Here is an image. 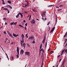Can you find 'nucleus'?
<instances>
[{"mask_svg":"<svg viewBox=\"0 0 67 67\" xmlns=\"http://www.w3.org/2000/svg\"><path fill=\"white\" fill-rule=\"evenodd\" d=\"M17 52H18V54L19 53V47H17Z\"/></svg>","mask_w":67,"mask_h":67,"instance_id":"nucleus-10","label":"nucleus"},{"mask_svg":"<svg viewBox=\"0 0 67 67\" xmlns=\"http://www.w3.org/2000/svg\"><path fill=\"white\" fill-rule=\"evenodd\" d=\"M3 1L2 4H5L4 3V1Z\"/></svg>","mask_w":67,"mask_h":67,"instance_id":"nucleus-26","label":"nucleus"},{"mask_svg":"<svg viewBox=\"0 0 67 67\" xmlns=\"http://www.w3.org/2000/svg\"><path fill=\"white\" fill-rule=\"evenodd\" d=\"M55 27H54L53 29H52L51 31L50 32V33H53V32L54 31V30H55Z\"/></svg>","mask_w":67,"mask_h":67,"instance_id":"nucleus-5","label":"nucleus"},{"mask_svg":"<svg viewBox=\"0 0 67 67\" xmlns=\"http://www.w3.org/2000/svg\"><path fill=\"white\" fill-rule=\"evenodd\" d=\"M26 37H27V38H28V36H27V34H26Z\"/></svg>","mask_w":67,"mask_h":67,"instance_id":"nucleus-31","label":"nucleus"},{"mask_svg":"<svg viewBox=\"0 0 67 67\" xmlns=\"http://www.w3.org/2000/svg\"><path fill=\"white\" fill-rule=\"evenodd\" d=\"M63 54V53H62V52L61 53V56H62Z\"/></svg>","mask_w":67,"mask_h":67,"instance_id":"nucleus-45","label":"nucleus"},{"mask_svg":"<svg viewBox=\"0 0 67 67\" xmlns=\"http://www.w3.org/2000/svg\"><path fill=\"white\" fill-rule=\"evenodd\" d=\"M60 7H63V5H60L59 6Z\"/></svg>","mask_w":67,"mask_h":67,"instance_id":"nucleus-40","label":"nucleus"},{"mask_svg":"<svg viewBox=\"0 0 67 67\" xmlns=\"http://www.w3.org/2000/svg\"><path fill=\"white\" fill-rule=\"evenodd\" d=\"M6 56H7V57H8V55H7V54H6Z\"/></svg>","mask_w":67,"mask_h":67,"instance_id":"nucleus-61","label":"nucleus"},{"mask_svg":"<svg viewBox=\"0 0 67 67\" xmlns=\"http://www.w3.org/2000/svg\"><path fill=\"white\" fill-rule=\"evenodd\" d=\"M39 52H40V54H41V50H40Z\"/></svg>","mask_w":67,"mask_h":67,"instance_id":"nucleus-53","label":"nucleus"},{"mask_svg":"<svg viewBox=\"0 0 67 67\" xmlns=\"http://www.w3.org/2000/svg\"><path fill=\"white\" fill-rule=\"evenodd\" d=\"M46 45H47V42H46Z\"/></svg>","mask_w":67,"mask_h":67,"instance_id":"nucleus-63","label":"nucleus"},{"mask_svg":"<svg viewBox=\"0 0 67 67\" xmlns=\"http://www.w3.org/2000/svg\"><path fill=\"white\" fill-rule=\"evenodd\" d=\"M54 5H49L48 6V7H52V6H53Z\"/></svg>","mask_w":67,"mask_h":67,"instance_id":"nucleus-18","label":"nucleus"},{"mask_svg":"<svg viewBox=\"0 0 67 67\" xmlns=\"http://www.w3.org/2000/svg\"><path fill=\"white\" fill-rule=\"evenodd\" d=\"M14 23H10V25H13V24Z\"/></svg>","mask_w":67,"mask_h":67,"instance_id":"nucleus-29","label":"nucleus"},{"mask_svg":"<svg viewBox=\"0 0 67 67\" xmlns=\"http://www.w3.org/2000/svg\"><path fill=\"white\" fill-rule=\"evenodd\" d=\"M24 4H25V6H23V7H26L27 6V5H26V4H24Z\"/></svg>","mask_w":67,"mask_h":67,"instance_id":"nucleus-32","label":"nucleus"},{"mask_svg":"<svg viewBox=\"0 0 67 67\" xmlns=\"http://www.w3.org/2000/svg\"><path fill=\"white\" fill-rule=\"evenodd\" d=\"M64 63H65V60H64L63 62L62 63V65H64Z\"/></svg>","mask_w":67,"mask_h":67,"instance_id":"nucleus-25","label":"nucleus"},{"mask_svg":"<svg viewBox=\"0 0 67 67\" xmlns=\"http://www.w3.org/2000/svg\"><path fill=\"white\" fill-rule=\"evenodd\" d=\"M6 41H7L8 40V38H6Z\"/></svg>","mask_w":67,"mask_h":67,"instance_id":"nucleus-64","label":"nucleus"},{"mask_svg":"<svg viewBox=\"0 0 67 67\" xmlns=\"http://www.w3.org/2000/svg\"><path fill=\"white\" fill-rule=\"evenodd\" d=\"M19 14L20 15L22 18H23V14H22V13H19Z\"/></svg>","mask_w":67,"mask_h":67,"instance_id":"nucleus-12","label":"nucleus"},{"mask_svg":"<svg viewBox=\"0 0 67 67\" xmlns=\"http://www.w3.org/2000/svg\"><path fill=\"white\" fill-rule=\"evenodd\" d=\"M32 11H34V12H35V10H34V9H33V10H32Z\"/></svg>","mask_w":67,"mask_h":67,"instance_id":"nucleus-44","label":"nucleus"},{"mask_svg":"<svg viewBox=\"0 0 67 67\" xmlns=\"http://www.w3.org/2000/svg\"><path fill=\"white\" fill-rule=\"evenodd\" d=\"M18 54L16 55V57L17 58H18L19 57V53H18Z\"/></svg>","mask_w":67,"mask_h":67,"instance_id":"nucleus-22","label":"nucleus"},{"mask_svg":"<svg viewBox=\"0 0 67 67\" xmlns=\"http://www.w3.org/2000/svg\"><path fill=\"white\" fill-rule=\"evenodd\" d=\"M7 11V12H8V13H10V12H9V10H8Z\"/></svg>","mask_w":67,"mask_h":67,"instance_id":"nucleus-46","label":"nucleus"},{"mask_svg":"<svg viewBox=\"0 0 67 67\" xmlns=\"http://www.w3.org/2000/svg\"><path fill=\"white\" fill-rule=\"evenodd\" d=\"M25 30L27 29L26 28V27H25Z\"/></svg>","mask_w":67,"mask_h":67,"instance_id":"nucleus-43","label":"nucleus"},{"mask_svg":"<svg viewBox=\"0 0 67 67\" xmlns=\"http://www.w3.org/2000/svg\"><path fill=\"white\" fill-rule=\"evenodd\" d=\"M12 57H12V59H13V58H14V57L13 56Z\"/></svg>","mask_w":67,"mask_h":67,"instance_id":"nucleus-51","label":"nucleus"},{"mask_svg":"<svg viewBox=\"0 0 67 67\" xmlns=\"http://www.w3.org/2000/svg\"><path fill=\"white\" fill-rule=\"evenodd\" d=\"M34 40H35V39L32 42L33 43H35V42Z\"/></svg>","mask_w":67,"mask_h":67,"instance_id":"nucleus-34","label":"nucleus"},{"mask_svg":"<svg viewBox=\"0 0 67 67\" xmlns=\"http://www.w3.org/2000/svg\"><path fill=\"white\" fill-rule=\"evenodd\" d=\"M27 23H26L25 24V26H27Z\"/></svg>","mask_w":67,"mask_h":67,"instance_id":"nucleus-39","label":"nucleus"},{"mask_svg":"<svg viewBox=\"0 0 67 67\" xmlns=\"http://www.w3.org/2000/svg\"><path fill=\"white\" fill-rule=\"evenodd\" d=\"M7 57L8 60H9V57Z\"/></svg>","mask_w":67,"mask_h":67,"instance_id":"nucleus-49","label":"nucleus"},{"mask_svg":"<svg viewBox=\"0 0 67 67\" xmlns=\"http://www.w3.org/2000/svg\"><path fill=\"white\" fill-rule=\"evenodd\" d=\"M2 9H3V8H4V7H2Z\"/></svg>","mask_w":67,"mask_h":67,"instance_id":"nucleus-60","label":"nucleus"},{"mask_svg":"<svg viewBox=\"0 0 67 67\" xmlns=\"http://www.w3.org/2000/svg\"><path fill=\"white\" fill-rule=\"evenodd\" d=\"M31 16L30 15V17H29V19L30 20L31 19Z\"/></svg>","mask_w":67,"mask_h":67,"instance_id":"nucleus-42","label":"nucleus"},{"mask_svg":"<svg viewBox=\"0 0 67 67\" xmlns=\"http://www.w3.org/2000/svg\"><path fill=\"white\" fill-rule=\"evenodd\" d=\"M7 42V40H6L4 41V43H5V42Z\"/></svg>","mask_w":67,"mask_h":67,"instance_id":"nucleus-59","label":"nucleus"},{"mask_svg":"<svg viewBox=\"0 0 67 67\" xmlns=\"http://www.w3.org/2000/svg\"><path fill=\"white\" fill-rule=\"evenodd\" d=\"M67 45V43L65 45V47H66Z\"/></svg>","mask_w":67,"mask_h":67,"instance_id":"nucleus-62","label":"nucleus"},{"mask_svg":"<svg viewBox=\"0 0 67 67\" xmlns=\"http://www.w3.org/2000/svg\"><path fill=\"white\" fill-rule=\"evenodd\" d=\"M27 6H29V3H27Z\"/></svg>","mask_w":67,"mask_h":67,"instance_id":"nucleus-48","label":"nucleus"},{"mask_svg":"<svg viewBox=\"0 0 67 67\" xmlns=\"http://www.w3.org/2000/svg\"><path fill=\"white\" fill-rule=\"evenodd\" d=\"M4 34H6V32L4 31Z\"/></svg>","mask_w":67,"mask_h":67,"instance_id":"nucleus-38","label":"nucleus"},{"mask_svg":"<svg viewBox=\"0 0 67 67\" xmlns=\"http://www.w3.org/2000/svg\"><path fill=\"white\" fill-rule=\"evenodd\" d=\"M7 33L8 34V35H9L10 36V37H12V38H13V36L11 35V33H10V32H9V31H8L7 32Z\"/></svg>","mask_w":67,"mask_h":67,"instance_id":"nucleus-2","label":"nucleus"},{"mask_svg":"<svg viewBox=\"0 0 67 67\" xmlns=\"http://www.w3.org/2000/svg\"><path fill=\"white\" fill-rule=\"evenodd\" d=\"M17 24V22H16L15 23L13 24L14 25H15V24Z\"/></svg>","mask_w":67,"mask_h":67,"instance_id":"nucleus-33","label":"nucleus"},{"mask_svg":"<svg viewBox=\"0 0 67 67\" xmlns=\"http://www.w3.org/2000/svg\"><path fill=\"white\" fill-rule=\"evenodd\" d=\"M43 50V49H42L40 50V51H42Z\"/></svg>","mask_w":67,"mask_h":67,"instance_id":"nucleus-54","label":"nucleus"},{"mask_svg":"<svg viewBox=\"0 0 67 67\" xmlns=\"http://www.w3.org/2000/svg\"><path fill=\"white\" fill-rule=\"evenodd\" d=\"M49 24H50V21L49 22L48 24H47V25H48Z\"/></svg>","mask_w":67,"mask_h":67,"instance_id":"nucleus-35","label":"nucleus"},{"mask_svg":"<svg viewBox=\"0 0 67 67\" xmlns=\"http://www.w3.org/2000/svg\"><path fill=\"white\" fill-rule=\"evenodd\" d=\"M23 46L24 48H25V43H23Z\"/></svg>","mask_w":67,"mask_h":67,"instance_id":"nucleus-19","label":"nucleus"},{"mask_svg":"<svg viewBox=\"0 0 67 67\" xmlns=\"http://www.w3.org/2000/svg\"><path fill=\"white\" fill-rule=\"evenodd\" d=\"M42 19L43 20V21H45V20H46L47 19L46 18H45V19H44V18H42Z\"/></svg>","mask_w":67,"mask_h":67,"instance_id":"nucleus-17","label":"nucleus"},{"mask_svg":"<svg viewBox=\"0 0 67 67\" xmlns=\"http://www.w3.org/2000/svg\"><path fill=\"white\" fill-rule=\"evenodd\" d=\"M23 22H25V20H24Z\"/></svg>","mask_w":67,"mask_h":67,"instance_id":"nucleus-50","label":"nucleus"},{"mask_svg":"<svg viewBox=\"0 0 67 67\" xmlns=\"http://www.w3.org/2000/svg\"><path fill=\"white\" fill-rule=\"evenodd\" d=\"M3 9L5 10H6V11H8V8H4Z\"/></svg>","mask_w":67,"mask_h":67,"instance_id":"nucleus-24","label":"nucleus"},{"mask_svg":"<svg viewBox=\"0 0 67 67\" xmlns=\"http://www.w3.org/2000/svg\"><path fill=\"white\" fill-rule=\"evenodd\" d=\"M19 26H20V27H23L24 28V27H23V26H22L20 24L19 25Z\"/></svg>","mask_w":67,"mask_h":67,"instance_id":"nucleus-21","label":"nucleus"},{"mask_svg":"<svg viewBox=\"0 0 67 67\" xmlns=\"http://www.w3.org/2000/svg\"><path fill=\"white\" fill-rule=\"evenodd\" d=\"M7 2H8V3H9V4H11V1H8Z\"/></svg>","mask_w":67,"mask_h":67,"instance_id":"nucleus-15","label":"nucleus"},{"mask_svg":"<svg viewBox=\"0 0 67 67\" xmlns=\"http://www.w3.org/2000/svg\"><path fill=\"white\" fill-rule=\"evenodd\" d=\"M54 53V51H51V52L50 53L51 54H52V53Z\"/></svg>","mask_w":67,"mask_h":67,"instance_id":"nucleus-27","label":"nucleus"},{"mask_svg":"<svg viewBox=\"0 0 67 67\" xmlns=\"http://www.w3.org/2000/svg\"><path fill=\"white\" fill-rule=\"evenodd\" d=\"M23 43L24 42H21V44L22 47H23Z\"/></svg>","mask_w":67,"mask_h":67,"instance_id":"nucleus-16","label":"nucleus"},{"mask_svg":"<svg viewBox=\"0 0 67 67\" xmlns=\"http://www.w3.org/2000/svg\"><path fill=\"white\" fill-rule=\"evenodd\" d=\"M41 15L42 16V17H45V16H46V15L45 14V13L42 14Z\"/></svg>","mask_w":67,"mask_h":67,"instance_id":"nucleus-9","label":"nucleus"},{"mask_svg":"<svg viewBox=\"0 0 67 67\" xmlns=\"http://www.w3.org/2000/svg\"><path fill=\"white\" fill-rule=\"evenodd\" d=\"M56 8H59V7H56Z\"/></svg>","mask_w":67,"mask_h":67,"instance_id":"nucleus-57","label":"nucleus"},{"mask_svg":"<svg viewBox=\"0 0 67 67\" xmlns=\"http://www.w3.org/2000/svg\"><path fill=\"white\" fill-rule=\"evenodd\" d=\"M61 60H62V59H60L59 60V62H60L61 61Z\"/></svg>","mask_w":67,"mask_h":67,"instance_id":"nucleus-52","label":"nucleus"},{"mask_svg":"<svg viewBox=\"0 0 67 67\" xmlns=\"http://www.w3.org/2000/svg\"><path fill=\"white\" fill-rule=\"evenodd\" d=\"M27 46L28 47H30V46L29 45V44H27Z\"/></svg>","mask_w":67,"mask_h":67,"instance_id":"nucleus-37","label":"nucleus"},{"mask_svg":"<svg viewBox=\"0 0 67 67\" xmlns=\"http://www.w3.org/2000/svg\"><path fill=\"white\" fill-rule=\"evenodd\" d=\"M64 50H63V51H62V53H64Z\"/></svg>","mask_w":67,"mask_h":67,"instance_id":"nucleus-41","label":"nucleus"},{"mask_svg":"<svg viewBox=\"0 0 67 67\" xmlns=\"http://www.w3.org/2000/svg\"><path fill=\"white\" fill-rule=\"evenodd\" d=\"M7 8H10V9H12V7L10 5H8L7 6Z\"/></svg>","mask_w":67,"mask_h":67,"instance_id":"nucleus-8","label":"nucleus"},{"mask_svg":"<svg viewBox=\"0 0 67 67\" xmlns=\"http://www.w3.org/2000/svg\"><path fill=\"white\" fill-rule=\"evenodd\" d=\"M42 44H41L40 45V49H41V48H42Z\"/></svg>","mask_w":67,"mask_h":67,"instance_id":"nucleus-28","label":"nucleus"},{"mask_svg":"<svg viewBox=\"0 0 67 67\" xmlns=\"http://www.w3.org/2000/svg\"><path fill=\"white\" fill-rule=\"evenodd\" d=\"M28 38L29 40H33L34 39V37L33 36H30Z\"/></svg>","mask_w":67,"mask_h":67,"instance_id":"nucleus-3","label":"nucleus"},{"mask_svg":"<svg viewBox=\"0 0 67 67\" xmlns=\"http://www.w3.org/2000/svg\"><path fill=\"white\" fill-rule=\"evenodd\" d=\"M25 13H27V12H25Z\"/></svg>","mask_w":67,"mask_h":67,"instance_id":"nucleus-55","label":"nucleus"},{"mask_svg":"<svg viewBox=\"0 0 67 67\" xmlns=\"http://www.w3.org/2000/svg\"><path fill=\"white\" fill-rule=\"evenodd\" d=\"M3 20H7V19L4 18H3Z\"/></svg>","mask_w":67,"mask_h":67,"instance_id":"nucleus-30","label":"nucleus"},{"mask_svg":"<svg viewBox=\"0 0 67 67\" xmlns=\"http://www.w3.org/2000/svg\"><path fill=\"white\" fill-rule=\"evenodd\" d=\"M19 13H18V14H17V15L16 16V18H19Z\"/></svg>","mask_w":67,"mask_h":67,"instance_id":"nucleus-14","label":"nucleus"},{"mask_svg":"<svg viewBox=\"0 0 67 67\" xmlns=\"http://www.w3.org/2000/svg\"><path fill=\"white\" fill-rule=\"evenodd\" d=\"M25 54L26 55H28V57H30V52H25Z\"/></svg>","mask_w":67,"mask_h":67,"instance_id":"nucleus-1","label":"nucleus"},{"mask_svg":"<svg viewBox=\"0 0 67 67\" xmlns=\"http://www.w3.org/2000/svg\"><path fill=\"white\" fill-rule=\"evenodd\" d=\"M23 53H24V51L23 49H21L20 50V54L22 55L23 54Z\"/></svg>","mask_w":67,"mask_h":67,"instance_id":"nucleus-6","label":"nucleus"},{"mask_svg":"<svg viewBox=\"0 0 67 67\" xmlns=\"http://www.w3.org/2000/svg\"><path fill=\"white\" fill-rule=\"evenodd\" d=\"M64 41H65V42H67V39H65L64 40Z\"/></svg>","mask_w":67,"mask_h":67,"instance_id":"nucleus-36","label":"nucleus"},{"mask_svg":"<svg viewBox=\"0 0 67 67\" xmlns=\"http://www.w3.org/2000/svg\"><path fill=\"white\" fill-rule=\"evenodd\" d=\"M22 41L20 40V42H23V43H24V39H23V38H22Z\"/></svg>","mask_w":67,"mask_h":67,"instance_id":"nucleus-13","label":"nucleus"},{"mask_svg":"<svg viewBox=\"0 0 67 67\" xmlns=\"http://www.w3.org/2000/svg\"><path fill=\"white\" fill-rule=\"evenodd\" d=\"M62 10L61 9H59L58 10V11H60V10Z\"/></svg>","mask_w":67,"mask_h":67,"instance_id":"nucleus-47","label":"nucleus"},{"mask_svg":"<svg viewBox=\"0 0 67 67\" xmlns=\"http://www.w3.org/2000/svg\"><path fill=\"white\" fill-rule=\"evenodd\" d=\"M22 38H24V35L22 34L21 35Z\"/></svg>","mask_w":67,"mask_h":67,"instance_id":"nucleus-20","label":"nucleus"},{"mask_svg":"<svg viewBox=\"0 0 67 67\" xmlns=\"http://www.w3.org/2000/svg\"><path fill=\"white\" fill-rule=\"evenodd\" d=\"M67 32L65 34V35L64 36V37H65V36H67Z\"/></svg>","mask_w":67,"mask_h":67,"instance_id":"nucleus-23","label":"nucleus"},{"mask_svg":"<svg viewBox=\"0 0 67 67\" xmlns=\"http://www.w3.org/2000/svg\"><path fill=\"white\" fill-rule=\"evenodd\" d=\"M13 35L14 36V37H17L18 36H19V35L17 34V35H16V34H13Z\"/></svg>","mask_w":67,"mask_h":67,"instance_id":"nucleus-7","label":"nucleus"},{"mask_svg":"<svg viewBox=\"0 0 67 67\" xmlns=\"http://www.w3.org/2000/svg\"><path fill=\"white\" fill-rule=\"evenodd\" d=\"M42 52L43 53H44V50H42Z\"/></svg>","mask_w":67,"mask_h":67,"instance_id":"nucleus-56","label":"nucleus"},{"mask_svg":"<svg viewBox=\"0 0 67 67\" xmlns=\"http://www.w3.org/2000/svg\"><path fill=\"white\" fill-rule=\"evenodd\" d=\"M45 38H44L42 41V44H44V42H45Z\"/></svg>","mask_w":67,"mask_h":67,"instance_id":"nucleus-11","label":"nucleus"},{"mask_svg":"<svg viewBox=\"0 0 67 67\" xmlns=\"http://www.w3.org/2000/svg\"><path fill=\"white\" fill-rule=\"evenodd\" d=\"M5 24H7V23L5 22Z\"/></svg>","mask_w":67,"mask_h":67,"instance_id":"nucleus-58","label":"nucleus"},{"mask_svg":"<svg viewBox=\"0 0 67 67\" xmlns=\"http://www.w3.org/2000/svg\"><path fill=\"white\" fill-rule=\"evenodd\" d=\"M31 23H32V24H35V20H34V19L31 21Z\"/></svg>","mask_w":67,"mask_h":67,"instance_id":"nucleus-4","label":"nucleus"}]
</instances>
